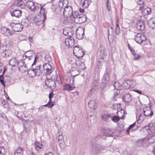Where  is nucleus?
Here are the masks:
<instances>
[{"label":"nucleus","instance_id":"64","mask_svg":"<svg viewBox=\"0 0 155 155\" xmlns=\"http://www.w3.org/2000/svg\"><path fill=\"white\" fill-rule=\"evenodd\" d=\"M56 81V82H57L58 83V84H61V82L60 80V79L59 78H57Z\"/></svg>","mask_w":155,"mask_h":155},{"label":"nucleus","instance_id":"26","mask_svg":"<svg viewBox=\"0 0 155 155\" xmlns=\"http://www.w3.org/2000/svg\"><path fill=\"white\" fill-rule=\"evenodd\" d=\"M24 71L25 72L27 71V73L28 75L30 77H33L35 76V71L34 68H29L28 69L27 68L24 69Z\"/></svg>","mask_w":155,"mask_h":155},{"label":"nucleus","instance_id":"34","mask_svg":"<svg viewBox=\"0 0 155 155\" xmlns=\"http://www.w3.org/2000/svg\"><path fill=\"white\" fill-rule=\"evenodd\" d=\"M17 63V61L15 58H12L9 61V64L12 66H15Z\"/></svg>","mask_w":155,"mask_h":155},{"label":"nucleus","instance_id":"28","mask_svg":"<svg viewBox=\"0 0 155 155\" xmlns=\"http://www.w3.org/2000/svg\"><path fill=\"white\" fill-rule=\"evenodd\" d=\"M111 86L114 87V90L121 89V84L117 81L112 82Z\"/></svg>","mask_w":155,"mask_h":155},{"label":"nucleus","instance_id":"27","mask_svg":"<svg viewBox=\"0 0 155 155\" xmlns=\"http://www.w3.org/2000/svg\"><path fill=\"white\" fill-rule=\"evenodd\" d=\"M112 116L110 114H104L101 115V118L103 120L107 122L110 121Z\"/></svg>","mask_w":155,"mask_h":155},{"label":"nucleus","instance_id":"2","mask_svg":"<svg viewBox=\"0 0 155 155\" xmlns=\"http://www.w3.org/2000/svg\"><path fill=\"white\" fill-rule=\"evenodd\" d=\"M73 53L74 55L79 58L82 57L85 54V52L83 49L78 46H76L74 48Z\"/></svg>","mask_w":155,"mask_h":155},{"label":"nucleus","instance_id":"36","mask_svg":"<svg viewBox=\"0 0 155 155\" xmlns=\"http://www.w3.org/2000/svg\"><path fill=\"white\" fill-rule=\"evenodd\" d=\"M17 64L18 68L24 67L25 69L26 68V65L25 64L24 61L23 60H20L17 62ZM19 69L20 70V69L19 68Z\"/></svg>","mask_w":155,"mask_h":155},{"label":"nucleus","instance_id":"29","mask_svg":"<svg viewBox=\"0 0 155 155\" xmlns=\"http://www.w3.org/2000/svg\"><path fill=\"white\" fill-rule=\"evenodd\" d=\"M99 50L100 53V55L101 56L100 59L102 60L103 59L104 56L106 55L104 47L103 46H101L99 48Z\"/></svg>","mask_w":155,"mask_h":155},{"label":"nucleus","instance_id":"31","mask_svg":"<svg viewBox=\"0 0 155 155\" xmlns=\"http://www.w3.org/2000/svg\"><path fill=\"white\" fill-rule=\"evenodd\" d=\"M116 24V26L115 29V32L116 35H118L120 33V28L119 26V21L118 18L117 19Z\"/></svg>","mask_w":155,"mask_h":155},{"label":"nucleus","instance_id":"56","mask_svg":"<svg viewBox=\"0 0 155 155\" xmlns=\"http://www.w3.org/2000/svg\"><path fill=\"white\" fill-rule=\"evenodd\" d=\"M69 83L68 84H69L71 86H74V79L73 78H71L69 80Z\"/></svg>","mask_w":155,"mask_h":155},{"label":"nucleus","instance_id":"46","mask_svg":"<svg viewBox=\"0 0 155 155\" xmlns=\"http://www.w3.org/2000/svg\"><path fill=\"white\" fill-rule=\"evenodd\" d=\"M149 130L152 133H155V127L152 124H150L149 125Z\"/></svg>","mask_w":155,"mask_h":155},{"label":"nucleus","instance_id":"15","mask_svg":"<svg viewBox=\"0 0 155 155\" xmlns=\"http://www.w3.org/2000/svg\"><path fill=\"white\" fill-rule=\"evenodd\" d=\"M44 5L43 6L41 5L40 10V13L41 15L43 16L44 19H43V21H45L46 19V14L47 13V10L44 8Z\"/></svg>","mask_w":155,"mask_h":155},{"label":"nucleus","instance_id":"12","mask_svg":"<svg viewBox=\"0 0 155 155\" xmlns=\"http://www.w3.org/2000/svg\"><path fill=\"white\" fill-rule=\"evenodd\" d=\"M1 32L2 34L7 36H9L14 33L13 31H10L8 28L5 27L1 28Z\"/></svg>","mask_w":155,"mask_h":155},{"label":"nucleus","instance_id":"1","mask_svg":"<svg viewBox=\"0 0 155 155\" xmlns=\"http://www.w3.org/2000/svg\"><path fill=\"white\" fill-rule=\"evenodd\" d=\"M90 145L91 147L90 150V152L93 154L97 153L100 150L105 148V147L95 143H91Z\"/></svg>","mask_w":155,"mask_h":155},{"label":"nucleus","instance_id":"55","mask_svg":"<svg viewBox=\"0 0 155 155\" xmlns=\"http://www.w3.org/2000/svg\"><path fill=\"white\" fill-rule=\"evenodd\" d=\"M5 71V70H4L3 73V74H4ZM0 78L3 79H4L5 80H6V78H7V79H9L8 80H10V77H8L7 76H5L4 77H3V74H2V75H0Z\"/></svg>","mask_w":155,"mask_h":155},{"label":"nucleus","instance_id":"38","mask_svg":"<svg viewBox=\"0 0 155 155\" xmlns=\"http://www.w3.org/2000/svg\"><path fill=\"white\" fill-rule=\"evenodd\" d=\"M68 32L69 31H68L66 28H65L63 29V33L65 36H68L69 37H71L72 35L74 33L73 31H69V33H70V34H69Z\"/></svg>","mask_w":155,"mask_h":155},{"label":"nucleus","instance_id":"3","mask_svg":"<svg viewBox=\"0 0 155 155\" xmlns=\"http://www.w3.org/2000/svg\"><path fill=\"white\" fill-rule=\"evenodd\" d=\"M73 9L71 6H66L63 9V13L64 16L71 17L73 15Z\"/></svg>","mask_w":155,"mask_h":155},{"label":"nucleus","instance_id":"16","mask_svg":"<svg viewBox=\"0 0 155 155\" xmlns=\"http://www.w3.org/2000/svg\"><path fill=\"white\" fill-rule=\"evenodd\" d=\"M136 27L138 30L140 31L143 30L145 28L143 22L141 21H139L136 23Z\"/></svg>","mask_w":155,"mask_h":155},{"label":"nucleus","instance_id":"50","mask_svg":"<svg viewBox=\"0 0 155 155\" xmlns=\"http://www.w3.org/2000/svg\"><path fill=\"white\" fill-rule=\"evenodd\" d=\"M111 119L115 122H117L120 120V118L119 117H117L116 116H114L113 117L112 116Z\"/></svg>","mask_w":155,"mask_h":155},{"label":"nucleus","instance_id":"20","mask_svg":"<svg viewBox=\"0 0 155 155\" xmlns=\"http://www.w3.org/2000/svg\"><path fill=\"white\" fill-rule=\"evenodd\" d=\"M110 74L106 71L104 75L101 80V82L103 84H106L109 79Z\"/></svg>","mask_w":155,"mask_h":155},{"label":"nucleus","instance_id":"30","mask_svg":"<svg viewBox=\"0 0 155 155\" xmlns=\"http://www.w3.org/2000/svg\"><path fill=\"white\" fill-rule=\"evenodd\" d=\"M81 2L82 3V6L84 8H87L91 2V0H81Z\"/></svg>","mask_w":155,"mask_h":155},{"label":"nucleus","instance_id":"40","mask_svg":"<svg viewBox=\"0 0 155 155\" xmlns=\"http://www.w3.org/2000/svg\"><path fill=\"white\" fill-rule=\"evenodd\" d=\"M35 149L37 151H39L42 149V145L40 144L39 142L36 141L35 143Z\"/></svg>","mask_w":155,"mask_h":155},{"label":"nucleus","instance_id":"52","mask_svg":"<svg viewBox=\"0 0 155 155\" xmlns=\"http://www.w3.org/2000/svg\"><path fill=\"white\" fill-rule=\"evenodd\" d=\"M61 21L64 24H67L68 23V17H64L63 18H61Z\"/></svg>","mask_w":155,"mask_h":155},{"label":"nucleus","instance_id":"54","mask_svg":"<svg viewBox=\"0 0 155 155\" xmlns=\"http://www.w3.org/2000/svg\"><path fill=\"white\" fill-rule=\"evenodd\" d=\"M60 147L62 149H64L65 148V143L64 141L61 142L60 143Z\"/></svg>","mask_w":155,"mask_h":155},{"label":"nucleus","instance_id":"51","mask_svg":"<svg viewBox=\"0 0 155 155\" xmlns=\"http://www.w3.org/2000/svg\"><path fill=\"white\" fill-rule=\"evenodd\" d=\"M63 137L62 135L58 136L56 137L57 141V142H62L63 141Z\"/></svg>","mask_w":155,"mask_h":155},{"label":"nucleus","instance_id":"4","mask_svg":"<svg viewBox=\"0 0 155 155\" xmlns=\"http://www.w3.org/2000/svg\"><path fill=\"white\" fill-rule=\"evenodd\" d=\"M10 26L13 30L16 32L21 31L23 28L22 25L20 23H15L12 22L11 23Z\"/></svg>","mask_w":155,"mask_h":155},{"label":"nucleus","instance_id":"7","mask_svg":"<svg viewBox=\"0 0 155 155\" xmlns=\"http://www.w3.org/2000/svg\"><path fill=\"white\" fill-rule=\"evenodd\" d=\"M65 43L68 47L72 48L74 46V40L73 38L71 36L65 38Z\"/></svg>","mask_w":155,"mask_h":155},{"label":"nucleus","instance_id":"21","mask_svg":"<svg viewBox=\"0 0 155 155\" xmlns=\"http://www.w3.org/2000/svg\"><path fill=\"white\" fill-rule=\"evenodd\" d=\"M10 14L12 16L18 18L21 16V12L20 10H15L12 12H11Z\"/></svg>","mask_w":155,"mask_h":155},{"label":"nucleus","instance_id":"25","mask_svg":"<svg viewBox=\"0 0 155 155\" xmlns=\"http://www.w3.org/2000/svg\"><path fill=\"white\" fill-rule=\"evenodd\" d=\"M41 66V65H39L37 66L35 68H34L35 76L36 75L38 77L42 75V72L40 70Z\"/></svg>","mask_w":155,"mask_h":155},{"label":"nucleus","instance_id":"10","mask_svg":"<svg viewBox=\"0 0 155 155\" xmlns=\"http://www.w3.org/2000/svg\"><path fill=\"white\" fill-rule=\"evenodd\" d=\"M78 31L76 32L77 38L78 39H81L83 38L84 36V28H81L79 29H77Z\"/></svg>","mask_w":155,"mask_h":155},{"label":"nucleus","instance_id":"35","mask_svg":"<svg viewBox=\"0 0 155 155\" xmlns=\"http://www.w3.org/2000/svg\"><path fill=\"white\" fill-rule=\"evenodd\" d=\"M96 117L94 115H91L90 117H88V120L90 121L91 124H94L96 122Z\"/></svg>","mask_w":155,"mask_h":155},{"label":"nucleus","instance_id":"14","mask_svg":"<svg viewBox=\"0 0 155 155\" xmlns=\"http://www.w3.org/2000/svg\"><path fill=\"white\" fill-rule=\"evenodd\" d=\"M125 92V90L124 89L115 90L114 94L113 100L116 101V99L115 97H119L120 95L123 94V93Z\"/></svg>","mask_w":155,"mask_h":155},{"label":"nucleus","instance_id":"61","mask_svg":"<svg viewBox=\"0 0 155 155\" xmlns=\"http://www.w3.org/2000/svg\"><path fill=\"white\" fill-rule=\"evenodd\" d=\"M144 1L143 0H137V3L140 5H142L144 4Z\"/></svg>","mask_w":155,"mask_h":155},{"label":"nucleus","instance_id":"32","mask_svg":"<svg viewBox=\"0 0 155 155\" xmlns=\"http://www.w3.org/2000/svg\"><path fill=\"white\" fill-rule=\"evenodd\" d=\"M150 27L153 29L155 28V18H152L148 21Z\"/></svg>","mask_w":155,"mask_h":155},{"label":"nucleus","instance_id":"13","mask_svg":"<svg viewBox=\"0 0 155 155\" xmlns=\"http://www.w3.org/2000/svg\"><path fill=\"white\" fill-rule=\"evenodd\" d=\"M143 114L145 116L151 117L153 115V112L151 110V107H145L143 109Z\"/></svg>","mask_w":155,"mask_h":155},{"label":"nucleus","instance_id":"8","mask_svg":"<svg viewBox=\"0 0 155 155\" xmlns=\"http://www.w3.org/2000/svg\"><path fill=\"white\" fill-rule=\"evenodd\" d=\"M43 67L44 69L46 71V75L48 74L50 75L52 72L51 65L48 63H46L43 64Z\"/></svg>","mask_w":155,"mask_h":155},{"label":"nucleus","instance_id":"39","mask_svg":"<svg viewBox=\"0 0 155 155\" xmlns=\"http://www.w3.org/2000/svg\"><path fill=\"white\" fill-rule=\"evenodd\" d=\"M130 81H124L123 84V86L126 89H129L130 87Z\"/></svg>","mask_w":155,"mask_h":155},{"label":"nucleus","instance_id":"37","mask_svg":"<svg viewBox=\"0 0 155 155\" xmlns=\"http://www.w3.org/2000/svg\"><path fill=\"white\" fill-rule=\"evenodd\" d=\"M75 87L74 86H71L67 84L64 86V89L67 91H71L73 90Z\"/></svg>","mask_w":155,"mask_h":155},{"label":"nucleus","instance_id":"18","mask_svg":"<svg viewBox=\"0 0 155 155\" xmlns=\"http://www.w3.org/2000/svg\"><path fill=\"white\" fill-rule=\"evenodd\" d=\"M75 64L77 68L79 70H83L86 68L84 64L82 62L78 61Z\"/></svg>","mask_w":155,"mask_h":155},{"label":"nucleus","instance_id":"19","mask_svg":"<svg viewBox=\"0 0 155 155\" xmlns=\"http://www.w3.org/2000/svg\"><path fill=\"white\" fill-rule=\"evenodd\" d=\"M114 132L113 130L107 128L104 130L103 134L105 136H112L114 135Z\"/></svg>","mask_w":155,"mask_h":155},{"label":"nucleus","instance_id":"44","mask_svg":"<svg viewBox=\"0 0 155 155\" xmlns=\"http://www.w3.org/2000/svg\"><path fill=\"white\" fill-rule=\"evenodd\" d=\"M80 73V71L79 70H78L77 69L74 71H73L71 72V75L73 77H75V76L79 74Z\"/></svg>","mask_w":155,"mask_h":155},{"label":"nucleus","instance_id":"17","mask_svg":"<svg viewBox=\"0 0 155 155\" xmlns=\"http://www.w3.org/2000/svg\"><path fill=\"white\" fill-rule=\"evenodd\" d=\"M1 55L2 57L8 58L11 56L10 50L8 49L3 50L1 52Z\"/></svg>","mask_w":155,"mask_h":155},{"label":"nucleus","instance_id":"33","mask_svg":"<svg viewBox=\"0 0 155 155\" xmlns=\"http://www.w3.org/2000/svg\"><path fill=\"white\" fill-rule=\"evenodd\" d=\"M29 20L27 18H24L21 21V24L23 27V26L26 28L29 25Z\"/></svg>","mask_w":155,"mask_h":155},{"label":"nucleus","instance_id":"63","mask_svg":"<svg viewBox=\"0 0 155 155\" xmlns=\"http://www.w3.org/2000/svg\"><path fill=\"white\" fill-rule=\"evenodd\" d=\"M106 5L107 9L108 11H110L111 9V7L110 5L109 4Z\"/></svg>","mask_w":155,"mask_h":155},{"label":"nucleus","instance_id":"5","mask_svg":"<svg viewBox=\"0 0 155 155\" xmlns=\"http://www.w3.org/2000/svg\"><path fill=\"white\" fill-rule=\"evenodd\" d=\"M134 39L136 42L140 44H141L143 41L147 40L146 37L141 34H137Z\"/></svg>","mask_w":155,"mask_h":155},{"label":"nucleus","instance_id":"57","mask_svg":"<svg viewBox=\"0 0 155 155\" xmlns=\"http://www.w3.org/2000/svg\"><path fill=\"white\" fill-rule=\"evenodd\" d=\"M31 52H32V53H33V52L32 51H31L29 50V51H26L25 52V54H27L28 55V56L27 57V55H25V56L26 57V58H27L28 57H30L31 56V55H29V53H30V55H31Z\"/></svg>","mask_w":155,"mask_h":155},{"label":"nucleus","instance_id":"45","mask_svg":"<svg viewBox=\"0 0 155 155\" xmlns=\"http://www.w3.org/2000/svg\"><path fill=\"white\" fill-rule=\"evenodd\" d=\"M63 9L61 8H60V6L56 8L55 12L57 14H59L63 12Z\"/></svg>","mask_w":155,"mask_h":155},{"label":"nucleus","instance_id":"24","mask_svg":"<svg viewBox=\"0 0 155 155\" xmlns=\"http://www.w3.org/2000/svg\"><path fill=\"white\" fill-rule=\"evenodd\" d=\"M15 4L18 7H19L21 8H24L26 3L22 0H16L15 2Z\"/></svg>","mask_w":155,"mask_h":155},{"label":"nucleus","instance_id":"59","mask_svg":"<svg viewBox=\"0 0 155 155\" xmlns=\"http://www.w3.org/2000/svg\"><path fill=\"white\" fill-rule=\"evenodd\" d=\"M133 55L134 57V59L136 60H138L140 57V55H137V57H136L137 54L135 53H134Z\"/></svg>","mask_w":155,"mask_h":155},{"label":"nucleus","instance_id":"48","mask_svg":"<svg viewBox=\"0 0 155 155\" xmlns=\"http://www.w3.org/2000/svg\"><path fill=\"white\" fill-rule=\"evenodd\" d=\"M15 153L20 155H23V151L20 147H18L16 150Z\"/></svg>","mask_w":155,"mask_h":155},{"label":"nucleus","instance_id":"41","mask_svg":"<svg viewBox=\"0 0 155 155\" xmlns=\"http://www.w3.org/2000/svg\"><path fill=\"white\" fill-rule=\"evenodd\" d=\"M80 14H79V12L78 11H75L74 13L73 12L72 16H71V18H74V21L75 22L76 19L79 17Z\"/></svg>","mask_w":155,"mask_h":155},{"label":"nucleus","instance_id":"53","mask_svg":"<svg viewBox=\"0 0 155 155\" xmlns=\"http://www.w3.org/2000/svg\"><path fill=\"white\" fill-rule=\"evenodd\" d=\"M145 13L149 15L151 13V9L149 8H147L144 10Z\"/></svg>","mask_w":155,"mask_h":155},{"label":"nucleus","instance_id":"62","mask_svg":"<svg viewBox=\"0 0 155 155\" xmlns=\"http://www.w3.org/2000/svg\"><path fill=\"white\" fill-rule=\"evenodd\" d=\"M38 17L36 16H35L33 18V21L34 22H35V23H37L38 21L39 20H38Z\"/></svg>","mask_w":155,"mask_h":155},{"label":"nucleus","instance_id":"47","mask_svg":"<svg viewBox=\"0 0 155 155\" xmlns=\"http://www.w3.org/2000/svg\"><path fill=\"white\" fill-rule=\"evenodd\" d=\"M50 101L47 104L43 105V107H53L55 105V102L53 101L52 102H50Z\"/></svg>","mask_w":155,"mask_h":155},{"label":"nucleus","instance_id":"58","mask_svg":"<svg viewBox=\"0 0 155 155\" xmlns=\"http://www.w3.org/2000/svg\"><path fill=\"white\" fill-rule=\"evenodd\" d=\"M45 21H43V20L41 21V20H39L38 21L37 23H35L36 25H41L42 24H43L44 22Z\"/></svg>","mask_w":155,"mask_h":155},{"label":"nucleus","instance_id":"42","mask_svg":"<svg viewBox=\"0 0 155 155\" xmlns=\"http://www.w3.org/2000/svg\"><path fill=\"white\" fill-rule=\"evenodd\" d=\"M143 142L142 140H139L135 142V144L137 147H140L143 146Z\"/></svg>","mask_w":155,"mask_h":155},{"label":"nucleus","instance_id":"9","mask_svg":"<svg viewBox=\"0 0 155 155\" xmlns=\"http://www.w3.org/2000/svg\"><path fill=\"white\" fill-rule=\"evenodd\" d=\"M123 101L124 102L126 106H128L132 100L131 95L130 94H126L123 97Z\"/></svg>","mask_w":155,"mask_h":155},{"label":"nucleus","instance_id":"11","mask_svg":"<svg viewBox=\"0 0 155 155\" xmlns=\"http://www.w3.org/2000/svg\"><path fill=\"white\" fill-rule=\"evenodd\" d=\"M86 16L83 14H80L78 18L76 19L75 22L78 24H81L86 21Z\"/></svg>","mask_w":155,"mask_h":155},{"label":"nucleus","instance_id":"49","mask_svg":"<svg viewBox=\"0 0 155 155\" xmlns=\"http://www.w3.org/2000/svg\"><path fill=\"white\" fill-rule=\"evenodd\" d=\"M45 61H47L48 63L51 61L52 60V58L51 56L48 54L46 55L45 56Z\"/></svg>","mask_w":155,"mask_h":155},{"label":"nucleus","instance_id":"6","mask_svg":"<svg viewBox=\"0 0 155 155\" xmlns=\"http://www.w3.org/2000/svg\"><path fill=\"white\" fill-rule=\"evenodd\" d=\"M45 85L50 88H55L56 81L52 79L47 78V80L45 81Z\"/></svg>","mask_w":155,"mask_h":155},{"label":"nucleus","instance_id":"23","mask_svg":"<svg viewBox=\"0 0 155 155\" xmlns=\"http://www.w3.org/2000/svg\"><path fill=\"white\" fill-rule=\"evenodd\" d=\"M58 3L60 8H61L63 9L66 6H67L68 3L67 0H59Z\"/></svg>","mask_w":155,"mask_h":155},{"label":"nucleus","instance_id":"43","mask_svg":"<svg viewBox=\"0 0 155 155\" xmlns=\"http://www.w3.org/2000/svg\"><path fill=\"white\" fill-rule=\"evenodd\" d=\"M89 106L91 107H95L97 106V103L95 100H91L88 103Z\"/></svg>","mask_w":155,"mask_h":155},{"label":"nucleus","instance_id":"22","mask_svg":"<svg viewBox=\"0 0 155 155\" xmlns=\"http://www.w3.org/2000/svg\"><path fill=\"white\" fill-rule=\"evenodd\" d=\"M26 5L30 11L34 12L35 5L33 2L30 1H28L26 2Z\"/></svg>","mask_w":155,"mask_h":155},{"label":"nucleus","instance_id":"60","mask_svg":"<svg viewBox=\"0 0 155 155\" xmlns=\"http://www.w3.org/2000/svg\"><path fill=\"white\" fill-rule=\"evenodd\" d=\"M111 151L109 150H107L104 153V155H111Z\"/></svg>","mask_w":155,"mask_h":155}]
</instances>
